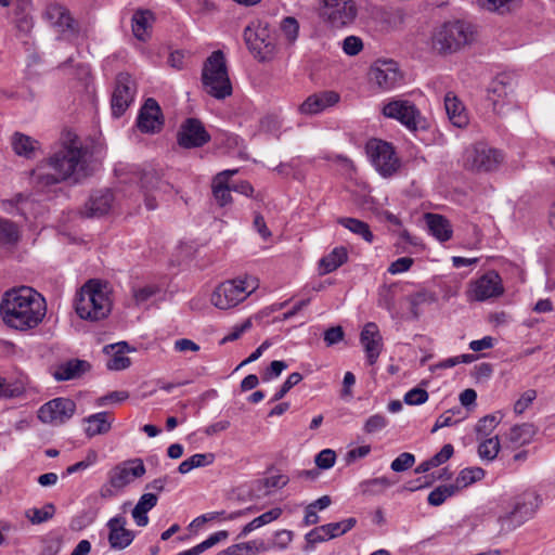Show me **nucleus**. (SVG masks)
Returning a JSON list of instances; mask_svg holds the SVG:
<instances>
[{"label": "nucleus", "mask_w": 555, "mask_h": 555, "mask_svg": "<svg viewBox=\"0 0 555 555\" xmlns=\"http://www.w3.org/2000/svg\"><path fill=\"white\" fill-rule=\"evenodd\" d=\"M86 155L87 150L78 140H70L31 171L33 183L38 188H48L64 181L78 183L88 176Z\"/></svg>", "instance_id": "nucleus-1"}, {"label": "nucleus", "mask_w": 555, "mask_h": 555, "mask_svg": "<svg viewBox=\"0 0 555 555\" xmlns=\"http://www.w3.org/2000/svg\"><path fill=\"white\" fill-rule=\"evenodd\" d=\"M44 298L34 288L21 286L7 291L0 302L3 323L17 331L37 327L46 317Z\"/></svg>", "instance_id": "nucleus-2"}, {"label": "nucleus", "mask_w": 555, "mask_h": 555, "mask_svg": "<svg viewBox=\"0 0 555 555\" xmlns=\"http://www.w3.org/2000/svg\"><path fill=\"white\" fill-rule=\"evenodd\" d=\"M120 182L138 183L144 194V204L147 210L158 207L157 197L169 193L172 185L163 179V171L152 165L130 166L127 170L116 169Z\"/></svg>", "instance_id": "nucleus-3"}, {"label": "nucleus", "mask_w": 555, "mask_h": 555, "mask_svg": "<svg viewBox=\"0 0 555 555\" xmlns=\"http://www.w3.org/2000/svg\"><path fill=\"white\" fill-rule=\"evenodd\" d=\"M111 309V300L96 281L87 282L76 295L75 310L82 320L100 321L109 314Z\"/></svg>", "instance_id": "nucleus-4"}, {"label": "nucleus", "mask_w": 555, "mask_h": 555, "mask_svg": "<svg viewBox=\"0 0 555 555\" xmlns=\"http://www.w3.org/2000/svg\"><path fill=\"white\" fill-rule=\"evenodd\" d=\"M202 82L205 91L215 99L223 100L232 94L225 57L221 50L214 51L204 62Z\"/></svg>", "instance_id": "nucleus-5"}, {"label": "nucleus", "mask_w": 555, "mask_h": 555, "mask_svg": "<svg viewBox=\"0 0 555 555\" xmlns=\"http://www.w3.org/2000/svg\"><path fill=\"white\" fill-rule=\"evenodd\" d=\"M243 37L249 52L258 62H270L278 54L276 36L268 23L251 22L245 27Z\"/></svg>", "instance_id": "nucleus-6"}, {"label": "nucleus", "mask_w": 555, "mask_h": 555, "mask_svg": "<svg viewBox=\"0 0 555 555\" xmlns=\"http://www.w3.org/2000/svg\"><path fill=\"white\" fill-rule=\"evenodd\" d=\"M473 40L470 25L462 21L444 23L433 36V47L439 53H453Z\"/></svg>", "instance_id": "nucleus-7"}, {"label": "nucleus", "mask_w": 555, "mask_h": 555, "mask_svg": "<svg viewBox=\"0 0 555 555\" xmlns=\"http://www.w3.org/2000/svg\"><path fill=\"white\" fill-rule=\"evenodd\" d=\"M43 18L59 40L74 42L80 35V24L64 4L57 2L47 4Z\"/></svg>", "instance_id": "nucleus-8"}, {"label": "nucleus", "mask_w": 555, "mask_h": 555, "mask_svg": "<svg viewBox=\"0 0 555 555\" xmlns=\"http://www.w3.org/2000/svg\"><path fill=\"white\" fill-rule=\"evenodd\" d=\"M257 286V281L254 279L222 282L214 291L211 304L219 309H230L243 301Z\"/></svg>", "instance_id": "nucleus-9"}, {"label": "nucleus", "mask_w": 555, "mask_h": 555, "mask_svg": "<svg viewBox=\"0 0 555 555\" xmlns=\"http://www.w3.org/2000/svg\"><path fill=\"white\" fill-rule=\"evenodd\" d=\"M503 160L500 151L486 143L477 142L468 146L463 156L464 167L474 172H489L498 169Z\"/></svg>", "instance_id": "nucleus-10"}, {"label": "nucleus", "mask_w": 555, "mask_h": 555, "mask_svg": "<svg viewBox=\"0 0 555 555\" xmlns=\"http://www.w3.org/2000/svg\"><path fill=\"white\" fill-rule=\"evenodd\" d=\"M384 116L400 121L411 131L425 130L427 120L414 103L408 100L396 99L383 107Z\"/></svg>", "instance_id": "nucleus-11"}, {"label": "nucleus", "mask_w": 555, "mask_h": 555, "mask_svg": "<svg viewBox=\"0 0 555 555\" xmlns=\"http://www.w3.org/2000/svg\"><path fill=\"white\" fill-rule=\"evenodd\" d=\"M366 153L383 177H390L400 168V159L396 155L395 147L386 141L370 140L366 144Z\"/></svg>", "instance_id": "nucleus-12"}, {"label": "nucleus", "mask_w": 555, "mask_h": 555, "mask_svg": "<svg viewBox=\"0 0 555 555\" xmlns=\"http://www.w3.org/2000/svg\"><path fill=\"white\" fill-rule=\"evenodd\" d=\"M357 7L353 0H323L320 17L332 28H343L357 17Z\"/></svg>", "instance_id": "nucleus-13"}, {"label": "nucleus", "mask_w": 555, "mask_h": 555, "mask_svg": "<svg viewBox=\"0 0 555 555\" xmlns=\"http://www.w3.org/2000/svg\"><path fill=\"white\" fill-rule=\"evenodd\" d=\"M145 466L140 459L124 461L116 465L108 473V486L101 489L102 496L113 495L111 488L120 490L131 482L134 478H140L145 474Z\"/></svg>", "instance_id": "nucleus-14"}, {"label": "nucleus", "mask_w": 555, "mask_h": 555, "mask_svg": "<svg viewBox=\"0 0 555 555\" xmlns=\"http://www.w3.org/2000/svg\"><path fill=\"white\" fill-rule=\"evenodd\" d=\"M76 403L69 398H54L38 410V418L44 424L61 425L73 417Z\"/></svg>", "instance_id": "nucleus-15"}, {"label": "nucleus", "mask_w": 555, "mask_h": 555, "mask_svg": "<svg viewBox=\"0 0 555 555\" xmlns=\"http://www.w3.org/2000/svg\"><path fill=\"white\" fill-rule=\"evenodd\" d=\"M370 81L380 90H390L402 81V74L393 60H377L369 72Z\"/></svg>", "instance_id": "nucleus-16"}, {"label": "nucleus", "mask_w": 555, "mask_h": 555, "mask_svg": "<svg viewBox=\"0 0 555 555\" xmlns=\"http://www.w3.org/2000/svg\"><path fill=\"white\" fill-rule=\"evenodd\" d=\"M210 140L204 124L194 117L186 118L177 132V143L183 149L202 147Z\"/></svg>", "instance_id": "nucleus-17"}, {"label": "nucleus", "mask_w": 555, "mask_h": 555, "mask_svg": "<svg viewBox=\"0 0 555 555\" xmlns=\"http://www.w3.org/2000/svg\"><path fill=\"white\" fill-rule=\"evenodd\" d=\"M135 94V83L128 73L116 76L115 88L112 94L111 106L114 117H120L130 106Z\"/></svg>", "instance_id": "nucleus-18"}, {"label": "nucleus", "mask_w": 555, "mask_h": 555, "mask_svg": "<svg viewBox=\"0 0 555 555\" xmlns=\"http://www.w3.org/2000/svg\"><path fill=\"white\" fill-rule=\"evenodd\" d=\"M503 292L504 287L499 273L495 271H488L470 283L467 296L469 300L485 301L502 295Z\"/></svg>", "instance_id": "nucleus-19"}, {"label": "nucleus", "mask_w": 555, "mask_h": 555, "mask_svg": "<svg viewBox=\"0 0 555 555\" xmlns=\"http://www.w3.org/2000/svg\"><path fill=\"white\" fill-rule=\"evenodd\" d=\"M164 125L163 114L157 101L149 98L140 109L137 126L145 133H155L162 130Z\"/></svg>", "instance_id": "nucleus-20"}, {"label": "nucleus", "mask_w": 555, "mask_h": 555, "mask_svg": "<svg viewBox=\"0 0 555 555\" xmlns=\"http://www.w3.org/2000/svg\"><path fill=\"white\" fill-rule=\"evenodd\" d=\"M360 341L369 364H375L383 349V338L375 323L369 322L364 325L360 334Z\"/></svg>", "instance_id": "nucleus-21"}, {"label": "nucleus", "mask_w": 555, "mask_h": 555, "mask_svg": "<svg viewBox=\"0 0 555 555\" xmlns=\"http://www.w3.org/2000/svg\"><path fill=\"white\" fill-rule=\"evenodd\" d=\"M113 202L114 195L109 190L95 191L90 195L80 214L88 218L102 217L111 210Z\"/></svg>", "instance_id": "nucleus-22"}, {"label": "nucleus", "mask_w": 555, "mask_h": 555, "mask_svg": "<svg viewBox=\"0 0 555 555\" xmlns=\"http://www.w3.org/2000/svg\"><path fill=\"white\" fill-rule=\"evenodd\" d=\"M339 99V94L332 90L313 93L300 104L299 112L304 115H315L337 104Z\"/></svg>", "instance_id": "nucleus-23"}, {"label": "nucleus", "mask_w": 555, "mask_h": 555, "mask_svg": "<svg viewBox=\"0 0 555 555\" xmlns=\"http://www.w3.org/2000/svg\"><path fill=\"white\" fill-rule=\"evenodd\" d=\"M256 509L254 507H247L245 509H240L233 512L229 515H225L224 511L221 512H211L207 514H203L194 518L193 520H216L219 517H223L224 519H233L240 517H253L251 520H276L282 515V509L280 507L271 508L270 511L262 513L260 515H255Z\"/></svg>", "instance_id": "nucleus-24"}, {"label": "nucleus", "mask_w": 555, "mask_h": 555, "mask_svg": "<svg viewBox=\"0 0 555 555\" xmlns=\"http://www.w3.org/2000/svg\"><path fill=\"white\" fill-rule=\"evenodd\" d=\"M512 91V79L507 75L501 74L492 79L487 89V100L491 102L492 109L495 113L500 112L505 99Z\"/></svg>", "instance_id": "nucleus-25"}, {"label": "nucleus", "mask_w": 555, "mask_h": 555, "mask_svg": "<svg viewBox=\"0 0 555 555\" xmlns=\"http://www.w3.org/2000/svg\"><path fill=\"white\" fill-rule=\"evenodd\" d=\"M354 522H327L314 528L306 534L308 544L324 542L343 535L353 527Z\"/></svg>", "instance_id": "nucleus-26"}, {"label": "nucleus", "mask_w": 555, "mask_h": 555, "mask_svg": "<svg viewBox=\"0 0 555 555\" xmlns=\"http://www.w3.org/2000/svg\"><path fill=\"white\" fill-rule=\"evenodd\" d=\"M541 499L534 491H526L515 499L509 515L514 518H530L540 506Z\"/></svg>", "instance_id": "nucleus-27"}, {"label": "nucleus", "mask_w": 555, "mask_h": 555, "mask_svg": "<svg viewBox=\"0 0 555 555\" xmlns=\"http://www.w3.org/2000/svg\"><path fill=\"white\" fill-rule=\"evenodd\" d=\"M444 108L449 120L457 128H464L468 125L469 118L464 104L453 92H448L444 96Z\"/></svg>", "instance_id": "nucleus-28"}, {"label": "nucleus", "mask_w": 555, "mask_h": 555, "mask_svg": "<svg viewBox=\"0 0 555 555\" xmlns=\"http://www.w3.org/2000/svg\"><path fill=\"white\" fill-rule=\"evenodd\" d=\"M89 369V362L72 359L59 364L53 372V377L59 382L70 380L80 377Z\"/></svg>", "instance_id": "nucleus-29"}, {"label": "nucleus", "mask_w": 555, "mask_h": 555, "mask_svg": "<svg viewBox=\"0 0 555 555\" xmlns=\"http://www.w3.org/2000/svg\"><path fill=\"white\" fill-rule=\"evenodd\" d=\"M130 347L126 341L108 345L104 347L106 353H111L112 357L106 363V367L111 371H120L130 366L131 361L126 356V352L130 351Z\"/></svg>", "instance_id": "nucleus-30"}, {"label": "nucleus", "mask_w": 555, "mask_h": 555, "mask_svg": "<svg viewBox=\"0 0 555 555\" xmlns=\"http://www.w3.org/2000/svg\"><path fill=\"white\" fill-rule=\"evenodd\" d=\"M114 418L108 412H99L87 416L83 422L87 423L85 433L89 438L98 435H105L112 428Z\"/></svg>", "instance_id": "nucleus-31"}, {"label": "nucleus", "mask_w": 555, "mask_h": 555, "mask_svg": "<svg viewBox=\"0 0 555 555\" xmlns=\"http://www.w3.org/2000/svg\"><path fill=\"white\" fill-rule=\"evenodd\" d=\"M132 33L140 41H146L150 38V30L154 22V15L149 10H138L132 16Z\"/></svg>", "instance_id": "nucleus-32"}, {"label": "nucleus", "mask_w": 555, "mask_h": 555, "mask_svg": "<svg viewBox=\"0 0 555 555\" xmlns=\"http://www.w3.org/2000/svg\"><path fill=\"white\" fill-rule=\"evenodd\" d=\"M348 260V251L344 246L335 247L330 254L322 257L319 261V270L321 275L328 274Z\"/></svg>", "instance_id": "nucleus-33"}, {"label": "nucleus", "mask_w": 555, "mask_h": 555, "mask_svg": "<svg viewBox=\"0 0 555 555\" xmlns=\"http://www.w3.org/2000/svg\"><path fill=\"white\" fill-rule=\"evenodd\" d=\"M237 170H224L220 172L212 185L214 197L216 198L219 206L223 207L232 202L231 191L232 188L227 184L229 177L236 173Z\"/></svg>", "instance_id": "nucleus-34"}, {"label": "nucleus", "mask_w": 555, "mask_h": 555, "mask_svg": "<svg viewBox=\"0 0 555 555\" xmlns=\"http://www.w3.org/2000/svg\"><path fill=\"white\" fill-rule=\"evenodd\" d=\"M426 220L429 231L440 242H447L452 237V227L446 217L437 214H427Z\"/></svg>", "instance_id": "nucleus-35"}, {"label": "nucleus", "mask_w": 555, "mask_h": 555, "mask_svg": "<svg viewBox=\"0 0 555 555\" xmlns=\"http://www.w3.org/2000/svg\"><path fill=\"white\" fill-rule=\"evenodd\" d=\"M122 524L124 522H108L111 528L108 542L112 548L122 550L127 547L134 538L132 531L125 529L121 526Z\"/></svg>", "instance_id": "nucleus-36"}, {"label": "nucleus", "mask_w": 555, "mask_h": 555, "mask_svg": "<svg viewBox=\"0 0 555 555\" xmlns=\"http://www.w3.org/2000/svg\"><path fill=\"white\" fill-rule=\"evenodd\" d=\"M11 144L13 151L18 155L26 158H33L35 153L39 146L38 141L34 140L31 137L15 132L12 135Z\"/></svg>", "instance_id": "nucleus-37"}, {"label": "nucleus", "mask_w": 555, "mask_h": 555, "mask_svg": "<svg viewBox=\"0 0 555 555\" xmlns=\"http://www.w3.org/2000/svg\"><path fill=\"white\" fill-rule=\"evenodd\" d=\"M535 433L537 429L532 424L524 423L520 425H515L509 429V433L507 434V440L514 447L525 446L531 442Z\"/></svg>", "instance_id": "nucleus-38"}, {"label": "nucleus", "mask_w": 555, "mask_h": 555, "mask_svg": "<svg viewBox=\"0 0 555 555\" xmlns=\"http://www.w3.org/2000/svg\"><path fill=\"white\" fill-rule=\"evenodd\" d=\"M337 223L348 229L350 232L361 236L365 242L372 243L374 241V234L372 233L370 225L359 219L350 217H339Z\"/></svg>", "instance_id": "nucleus-39"}, {"label": "nucleus", "mask_w": 555, "mask_h": 555, "mask_svg": "<svg viewBox=\"0 0 555 555\" xmlns=\"http://www.w3.org/2000/svg\"><path fill=\"white\" fill-rule=\"evenodd\" d=\"M478 3L490 12L506 14L516 10L520 5L521 0H478Z\"/></svg>", "instance_id": "nucleus-40"}, {"label": "nucleus", "mask_w": 555, "mask_h": 555, "mask_svg": "<svg viewBox=\"0 0 555 555\" xmlns=\"http://www.w3.org/2000/svg\"><path fill=\"white\" fill-rule=\"evenodd\" d=\"M485 470L481 467H466L460 472L455 479L456 490L466 488L472 483L481 480L485 477Z\"/></svg>", "instance_id": "nucleus-41"}, {"label": "nucleus", "mask_w": 555, "mask_h": 555, "mask_svg": "<svg viewBox=\"0 0 555 555\" xmlns=\"http://www.w3.org/2000/svg\"><path fill=\"white\" fill-rule=\"evenodd\" d=\"M157 503V496L153 493H144L137 505L132 509V517L134 520H149L147 512L151 511Z\"/></svg>", "instance_id": "nucleus-42"}, {"label": "nucleus", "mask_w": 555, "mask_h": 555, "mask_svg": "<svg viewBox=\"0 0 555 555\" xmlns=\"http://www.w3.org/2000/svg\"><path fill=\"white\" fill-rule=\"evenodd\" d=\"M456 486L454 485H442L434 489L428 494V503L433 506L441 505L448 498L452 496L456 492Z\"/></svg>", "instance_id": "nucleus-43"}, {"label": "nucleus", "mask_w": 555, "mask_h": 555, "mask_svg": "<svg viewBox=\"0 0 555 555\" xmlns=\"http://www.w3.org/2000/svg\"><path fill=\"white\" fill-rule=\"evenodd\" d=\"M20 240L16 224L10 220L0 219V243L15 244Z\"/></svg>", "instance_id": "nucleus-44"}, {"label": "nucleus", "mask_w": 555, "mask_h": 555, "mask_svg": "<svg viewBox=\"0 0 555 555\" xmlns=\"http://www.w3.org/2000/svg\"><path fill=\"white\" fill-rule=\"evenodd\" d=\"M280 29L289 44L295 43L299 34V23L295 17H284L280 23Z\"/></svg>", "instance_id": "nucleus-45"}, {"label": "nucleus", "mask_w": 555, "mask_h": 555, "mask_svg": "<svg viewBox=\"0 0 555 555\" xmlns=\"http://www.w3.org/2000/svg\"><path fill=\"white\" fill-rule=\"evenodd\" d=\"M500 447L498 436L489 438L479 444L478 454L482 460L492 461L496 457Z\"/></svg>", "instance_id": "nucleus-46"}, {"label": "nucleus", "mask_w": 555, "mask_h": 555, "mask_svg": "<svg viewBox=\"0 0 555 555\" xmlns=\"http://www.w3.org/2000/svg\"><path fill=\"white\" fill-rule=\"evenodd\" d=\"M55 506L52 503H47L41 508H31L26 512L28 520H49L54 516Z\"/></svg>", "instance_id": "nucleus-47"}, {"label": "nucleus", "mask_w": 555, "mask_h": 555, "mask_svg": "<svg viewBox=\"0 0 555 555\" xmlns=\"http://www.w3.org/2000/svg\"><path fill=\"white\" fill-rule=\"evenodd\" d=\"M302 380V375L298 372H294L288 375L286 380L283 383L281 388L274 393L272 401H279L296 385Z\"/></svg>", "instance_id": "nucleus-48"}, {"label": "nucleus", "mask_w": 555, "mask_h": 555, "mask_svg": "<svg viewBox=\"0 0 555 555\" xmlns=\"http://www.w3.org/2000/svg\"><path fill=\"white\" fill-rule=\"evenodd\" d=\"M388 425V420L382 414H374L370 416L363 426L365 434H375L384 429Z\"/></svg>", "instance_id": "nucleus-49"}, {"label": "nucleus", "mask_w": 555, "mask_h": 555, "mask_svg": "<svg viewBox=\"0 0 555 555\" xmlns=\"http://www.w3.org/2000/svg\"><path fill=\"white\" fill-rule=\"evenodd\" d=\"M331 502L332 500L328 495H323L307 505L304 520H309L311 517H317V512L327 508L331 505Z\"/></svg>", "instance_id": "nucleus-50"}, {"label": "nucleus", "mask_w": 555, "mask_h": 555, "mask_svg": "<svg viewBox=\"0 0 555 555\" xmlns=\"http://www.w3.org/2000/svg\"><path fill=\"white\" fill-rule=\"evenodd\" d=\"M336 453L332 449H324L314 459L315 465L321 469H328L334 466Z\"/></svg>", "instance_id": "nucleus-51"}, {"label": "nucleus", "mask_w": 555, "mask_h": 555, "mask_svg": "<svg viewBox=\"0 0 555 555\" xmlns=\"http://www.w3.org/2000/svg\"><path fill=\"white\" fill-rule=\"evenodd\" d=\"M415 457L412 453L403 452L391 462V469L393 472H404L413 466Z\"/></svg>", "instance_id": "nucleus-52"}, {"label": "nucleus", "mask_w": 555, "mask_h": 555, "mask_svg": "<svg viewBox=\"0 0 555 555\" xmlns=\"http://www.w3.org/2000/svg\"><path fill=\"white\" fill-rule=\"evenodd\" d=\"M428 400V392L420 387L409 390L404 395V402L409 405L423 404Z\"/></svg>", "instance_id": "nucleus-53"}, {"label": "nucleus", "mask_w": 555, "mask_h": 555, "mask_svg": "<svg viewBox=\"0 0 555 555\" xmlns=\"http://www.w3.org/2000/svg\"><path fill=\"white\" fill-rule=\"evenodd\" d=\"M499 421L495 415H486L476 425L477 435L488 436L496 427Z\"/></svg>", "instance_id": "nucleus-54"}, {"label": "nucleus", "mask_w": 555, "mask_h": 555, "mask_svg": "<svg viewBox=\"0 0 555 555\" xmlns=\"http://www.w3.org/2000/svg\"><path fill=\"white\" fill-rule=\"evenodd\" d=\"M378 306L388 311L395 308V293L391 286H383L378 293Z\"/></svg>", "instance_id": "nucleus-55"}, {"label": "nucleus", "mask_w": 555, "mask_h": 555, "mask_svg": "<svg viewBox=\"0 0 555 555\" xmlns=\"http://www.w3.org/2000/svg\"><path fill=\"white\" fill-rule=\"evenodd\" d=\"M244 555H254L269 550V544L262 540H251L240 543Z\"/></svg>", "instance_id": "nucleus-56"}, {"label": "nucleus", "mask_w": 555, "mask_h": 555, "mask_svg": "<svg viewBox=\"0 0 555 555\" xmlns=\"http://www.w3.org/2000/svg\"><path fill=\"white\" fill-rule=\"evenodd\" d=\"M537 398V391L534 389H529L525 391L520 398L514 404V412L516 414H522L528 406L533 402Z\"/></svg>", "instance_id": "nucleus-57"}, {"label": "nucleus", "mask_w": 555, "mask_h": 555, "mask_svg": "<svg viewBox=\"0 0 555 555\" xmlns=\"http://www.w3.org/2000/svg\"><path fill=\"white\" fill-rule=\"evenodd\" d=\"M363 48L362 40L356 36H348L344 39L343 50L347 55H357Z\"/></svg>", "instance_id": "nucleus-58"}, {"label": "nucleus", "mask_w": 555, "mask_h": 555, "mask_svg": "<svg viewBox=\"0 0 555 555\" xmlns=\"http://www.w3.org/2000/svg\"><path fill=\"white\" fill-rule=\"evenodd\" d=\"M414 260L410 257H401L390 263L388 272L391 274H399L410 270L413 266Z\"/></svg>", "instance_id": "nucleus-59"}, {"label": "nucleus", "mask_w": 555, "mask_h": 555, "mask_svg": "<svg viewBox=\"0 0 555 555\" xmlns=\"http://www.w3.org/2000/svg\"><path fill=\"white\" fill-rule=\"evenodd\" d=\"M454 449L453 446L450 443H447L442 447V449L436 453L434 456L429 459L431 465L434 467H438L441 464L446 463L452 455H453Z\"/></svg>", "instance_id": "nucleus-60"}, {"label": "nucleus", "mask_w": 555, "mask_h": 555, "mask_svg": "<svg viewBox=\"0 0 555 555\" xmlns=\"http://www.w3.org/2000/svg\"><path fill=\"white\" fill-rule=\"evenodd\" d=\"M158 291H159L158 287H156L154 285H146L144 287L134 289L133 298H134L135 302L139 305V304L145 302L151 297L156 295L158 293Z\"/></svg>", "instance_id": "nucleus-61"}, {"label": "nucleus", "mask_w": 555, "mask_h": 555, "mask_svg": "<svg viewBox=\"0 0 555 555\" xmlns=\"http://www.w3.org/2000/svg\"><path fill=\"white\" fill-rule=\"evenodd\" d=\"M287 367L286 362L274 360L270 363V365L264 371L262 376L263 380H270L280 376V374Z\"/></svg>", "instance_id": "nucleus-62"}, {"label": "nucleus", "mask_w": 555, "mask_h": 555, "mask_svg": "<svg viewBox=\"0 0 555 555\" xmlns=\"http://www.w3.org/2000/svg\"><path fill=\"white\" fill-rule=\"evenodd\" d=\"M228 537H229V532L227 530H220V531L215 532L211 535H209L205 541H203L198 545L202 548V551L205 552L206 550L224 541Z\"/></svg>", "instance_id": "nucleus-63"}, {"label": "nucleus", "mask_w": 555, "mask_h": 555, "mask_svg": "<svg viewBox=\"0 0 555 555\" xmlns=\"http://www.w3.org/2000/svg\"><path fill=\"white\" fill-rule=\"evenodd\" d=\"M344 331L341 326H333L324 332V341L327 346L335 345L343 340Z\"/></svg>", "instance_id": "nucleus-64"}]
</instances>
